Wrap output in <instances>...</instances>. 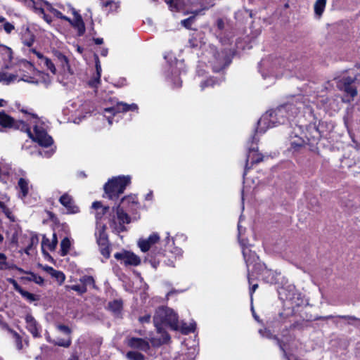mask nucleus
<instances>
[{"mask_svg": "<svg viewBox=\"0 0 360 360\" xmlns=\"http://www.w3.org/2000/svg\"><path fill=\"white\" fill-rule=\"evenodd\" d=\"M18 187L20 190L18 196L20 199H25L28 195L30 190L29 181L25 178H20L18 182Z\"/></svg>", "mask_w": 360, "mask_h": 360, "instance_id": "obj_21", "label": "nucleus"}, {"mask_svg": "<svg viewBox=\"0 0 360 360\" xmlns=\"http://www.w3.org/2000/svg\"><path fill=\"white\" fill-rule=\"evenodd\" d=\"M326 0H316L314 4V12L318 16H321L325 9Z\"/></svg>", "mask_w": 360, "mask_h": 360, "instance_id": "obj_31", "label": "nucleus"}, {"mask_svg": "<svg viewBox=\"0 0 360 360\" xmlns=\"http://www.w3.org/2000/svg\"><path fill=\"white\" fill-rule=\"evenodd\" d=\"M259 333L264 338H269V339L273 338V335L271 333V332L269 330H267L266 328L259 329Z\"/></svg>", "mask_w": 360, "mask_h": 360, "instance_id": "obj_55", "label": "nucleus"}, {"mask_svg": "<svg viewBox=\"0 0 360 360\" xmlns=\"http://www.w3.org/2000/svg\"><path fill=\"white\" fill-rule=\"evenodd\" d=\"M100 247V252L101 255L105 258L108 259L110 257V249H109V245H105V246H99Z\"/></svg>", "mask_w": 360, "mask_h": 360, "instance_id": "obj_48", "label": "nucleus"}, {"mask_svg": "<svg viewBox=\"0 0 360 360\" xmlns=\"http://www.w3.org/2000/svg\"><path fill=\"white\" fill-rule=\"evenodd\" d=\"M3 27L7 34L11 33V32L15 29L14 25L9 22H5Z\"/></svg>", "mask_w": 360, "mask_h": 360, "instance_id": "obj_53", "label": "nucleus"}, {"mask_svg": "<svg viewBox=\"0 0 360 360\" xmlns=\"http://www.w3.org/2000/svg\"><path fill=\"white\" fill-rule=\"evenodd\" d=\"M13 335L15 338L17 347L18 349H21L22 347V340L20 336L15 332L13 333Z\"/></svg>", "mask_w": 360, "mask_h": 360, "instance_id": "obj_57", "label": "nucleus"}, {"mask_svg": "<svg viewBox=\"0 0 360 360\" xmlns=\"http://www.w3.org/2000/svg\"><path fill=\"white\" fill-rule=\"evenodd\" d=\"M127 345L131 348L147 351L150 348L149 343L144 339L139 338H131L127 340Z\"/></svg>", "mask_w": 360, "mask_h": 360, "instance_id": "obj_16", "label": "nucleus"}, {"mask_svg": "<svg viewBox=\"0 0 360 360\" xmlns=\"http://www.w3.org/2000/svg\"><path fill=\"white\" fill-rule=\"evenodd\" d=\"M19 293L24 297L25 298L26 300H27L28 301L30 302H34L35 300H37V297H36V295L32 294V293H30L23 289H22Z\"/></svg>", "mask_w": 360, "mask_h": 360, "instance_id": "obj_38", "label": "nucleus"}, {"mask_svg": "<svg viewBox=\"0 0 360 360\" xmlns=\"http://www.w3.org/2000/svg\"><path fill=\"white\" fill-rule=\"evenodd\" d=\"M169 7L172 11H180L185 6V2L184 0H167L166 1Z\"/></svg>", "mask_w": 360, "mask_h": 360, "instance_id": "obj_27", "label": "nucleus"}, {"mask_svg": "<svg viewBox=\"0 0 360 360\" xmlns=\"http://www.w3.org/2000/svg\"><path fill=\"white\" fill-rule=\"evenodd\" d=\"M304 104L301 102L294 104H285L275 110V116L277 117L278 124H285L291 117H295L303 108Z\"/></svg>", "mask_w": 360, "mask_h": 360, "instance_id": "obj_8", "label": "nucleus"}, {"mask_svg": "<svg viewBox=\"0 0 360 360\" xmlns=\"http://www.w3.org/2000/svg\"><path fill=\"white\" fill-rule=\"evenodd\" d=\"M26 328L34 338L41 337V326L31 314H27L25 318Z\"/></svg>", "mask_w": 360, "mask_h": 360, "instance_id": "obj_12", "label": "nucleus"}, {"mask_svg": "<svg viewBox=\"0 0 360 360\" xmlns=\"http://www.w3.org/2000/svg\"><path fill=\"white\" fill-rule=\"evenodd\" d=\"M338 318L340 319H347L349 321L348 323L349 324H353L352 323V321H360V319H358L356 318V316H346V315H339L338 316Z\"/></svg>", "mask_w": 360, "mask_h": 360, "instance_id": "obj_51", "label": "nucleus"}, {"mask_svg": "<svg viewBox=\"0 0 360 360\" xmlns=\"http://www.w3.org/2000/svg\"><path fill=\"white\" fill-rule=\"evenodd\" d=\"M127 357L129 360H145V356L141 353L138 352H128L127 353Z\"/></svg>", "mask_w": 360, "mask_h": 360, "instance_id": "obj_35", "label": "nucleus"}, {"mask_svg": "<svg viewBox=\"0 0 360 360\" xmlns=\"http://www.w3.org/2000/svg\"><path fill=\"white\" fill-rule=\"evenodd\" d=\"M196 324L194 321L190 323L188 325L184 322H179V328L176 330H180L183 334H188L190 333L194 332L195 329Z\"/></svg>", "mask_w": 360, "mask_h": 360, "instance_id": "obj_26", "label": "nucleus"}, {"mask_svg": "<svg viewBox=\"0 0 360 360\" xmlns=\"http://www.w3.org/2000/svg\"><path fill=\"white\" fill-rule=\"evenodd\" d=\"M139 107L136 103L128 104L127 103L120 101L117 102L112 106L104 109L105 112L112 114L113 116L118 113H124L129 111L138 112Z\"/></svg>", "mask_w": 360, "mask_h": 360, "instance_id": "obj_9", "label": "nucleus"}, {"mask_svg": "<svg viewBox=\"0 0 360 360\" xmlns=\"http://www.w3.org/2000/svg\"><path fill=\"white\" fill-rule=\"evenodd\" d=\"M27 122L15 120L4 111L0 112V126L2 127L26 132L29 138L44 147L53 143V139L47 134L46 124L36 115H32Z\"/></svg>", "mask_w": 360, "mask_h": 360, "instance_id": "obj_1", "label": "nucleus"}, {"mask_svg": "<svg viewBox=\"0 0 360 360\" xmlns=\"http://www.w3.org/2000/svg\"><path fill=\"white\" fill-rule=\"evenodd\" d=\"M11 168L8 165L0 164V181L6 184L8 181V176L11 173Z\"/></svg>", "mask_w": 360, "mask_h": 360, "instance_id": "obj_24", "label": "nucleus"}, {"mask_svg": "<svg viewBox=\"0 0 360 360\" xmlns=\"http://www.w3.org/2000/svg\"><path fill=\"white\" fill-rule=\"evenodd\" d=\"M267 113H269L271 115V120H270L271 124H269L266 127V128H271V127H276L278 124V122H277V120H276L277 117L275 116V110H269V111H267Z\"/></svg>", "mask_w": 360, "mask_h": 360, "instance_id": "obj_43", "label": "nucleus"}, {"mask_svg": "<svg viewBox=\"0 0 360 360\" xmlns=\"http://www.w3.org/2000/svg\"><path fill=\"white\" fill-rule=\"evenodd\" d=\"M130 202H135L134 196L129 195L122 198L120 203L116 207H113L112 209V214H110L109 219L110 226L117 233L125 231L124 224L131 221L130 217L123 210V207L121 206V205L129 204Z\"/></svg>", "mask_w": 360, "mask_h": 360, "instance_id": "obj_3", "label": "nucleus"}, {"mask_svg": "<svg viewBox=\"0 0 360 360\" xmlns=\"http://www.w3.org/2000/svg\"><path fill=\"white\" fill-rule=\"evenodd\" d=\"M52 13L58 18H60V19H63V20H65L66 21H70V18L67 17V16H65L63 15V13L56 10V9H53L52 10Z\"/></svg>", "mask_w": 360, "mask_h": 360, "instance_id": "obj_54", "label": "nucleus"}, {"mask_svg": "<svg viewBox=\"0 0 360 360\" xmlns=\"http://www.w3.org/2000/svg\"><path fill=\"white\" fill-rule=\"evenodd\" d=\"M57 243H58V240H57L56 235V233H53V240H52L51 243H49V238L44 236L43 239H42V242H41V245H42V247L47 246V248H49V250H53L56 248Z\"/></svg>", "mask_w": 360, "mask_h": 360, "instance_id": "obj_29", "label": "nucleus"}, {"mask_svg": "<svg viewBox=\"0 0 360 360\" xmlns=\"http://www.w3.org/2000/svg\"><path fill=\"white\" fill-rule=\"evenodd\" d=\"M194 20V16L189 17L186 19L181 20V25L186 28H190Z\"/></svg>", "mask_w": 360, "mask_h": 360, "instance_id": "obj_50", "label": "nucleus"}, {"mask_svg": "<svg viewBox=\"0 0 360 360\" xmlns=\"http://www.w3.org/2000/svg\"><path fill=\"white\" fill-rule=\"evenodd\" d=\"M96 240H97V243H98V246H105V245H109L108 240V236H107L104 229H101L98 231V235L96 234Z\"/></svg>", "mask_w": 360, "mask_h": 360, "instance_id": "obj_28", "label": "nucleus"}, {"mask_svg": "<svg viewBox=\"0 0 360 360\" xmlns=\"http://www.w3.org/2000/svg\"><path fill=\"white\" fill-rule=\"evenodd\" d=\"M8 269H10V266L6 262V256L4 253H0V269L5 270Z\"/></svg>", "mask_w": 360, "mask_h": 360, "instance_id": "obj_44", "label": "nucleus"}, {"mask_svg": "<svg viewBox=\"0 0 360 360\" xmlns=\"http://www.w3.org/2000/svg\"><path fill=\"white\" fill-rule=\"evenodd\" d=\"M263 160V155L258 153L257 147L250 146L248 150V153L246 158V163L245 167V172L243 176L246 174L248 169L254 164L259 163Z\"/></svg>", "mask_w": 360, "mask_h": 360, "instance_id": "obj_11", "label": "nucleus"}, {"mask_svg": "<svg viewBox=\"0 0 360 360\" xmlns=\"http://www.w3.org/2000/svg\"><path fill=\"white\" fill-rule=\"evenodd\" d=\"M9 198L6 195H0V210L6 207L5 202L8 201Z\"/></svg>", "mask_w": 360, "mask_h": 360, "instance_id": "obj_60", "label": "nucleus"}, {"mask_svg": "<svg viewBox=\"0 0 360 360\" xmlns=\"http://www.w3.org/2000/svg\"><path fill=\"white\" fill-rule=\"evenodd\" d=\"M59 202L63 205L70 214H75L79 212V207L74 203L72 198L67 194H63L59 199Z\"/></svg>", "mask_w": 360, "mask_h": 360, "instance_id": "obj_15", "label": "nucleus"}, {"mask_svg": "<svg viewBox=\"0 0 360 360\" xmlns=\"http://www.w3.org/2000/svg\"><path fill=\"white\" fill-rule=\"evenodd\" d=\"M188 44L191 48H196L198 46V41L196 39H189Z\"/></svg>", "mask_w": 360, "mask_h": 360, "instance_id": "obj_62", "label": "nucleus"}, {"mask_svg": "<svg viewBox=\"0 0 360 360\" xmlns=\"http://www.w3.org/2000/svg\"><path fill=\"white\" fill-rule=\"evenodd\" d=\"M289 141L290 144V149L293 150L294 151H298L301 150L306 145L305 140L295 132H292L290 135Z\"/></svg>", "mask_w": 360, "mask_h": 360, "instance_id": "obj_17", "label": "nucleus"}, {"mask_svg": "<svg viewBox=\"0 0 360 360\" xmlns=\"http://www.w3.org/2000/svg\"><path fill=\"white\" fill-rule=\"evenodd\" d=\"M354 76L343 74L342 76L335 78L336 86L340 91H344L347 96L354 98L357 94V89L360 86V73L354 74Z\"/></svg>", "mask_w": 360, "mask_h": 360, "instance_id": "obj_5", "label": "nucleus"}, {"mask_svg": "<svg viewBox=\"0 0 360 360\" xmlns=\"http://www.w3.org/2000/svg\"><path fill=\"white\" fill-rule=\"evenodd\" d=\"M271 116V114L267 113V112H266L262 116V117L258 120V122H257L258 127L257 129V132L264 133L266 131V129H269V128H266V127L269 124H271L270 123Z\"/></svg>", "mask_w": 360, "mask_h": 360, "instance_id": "obj_22", "label": "nucleus"}, {"mask_svg": "<svg viewBox=\"0 0 360 360\" xmlns=\"http://www.w3.org/2000/svg\"><path fill=\"white\" fill-rule=\"evenodd\" d=\"M214 6V3L211 1L210 3L205 4L204 2H200V8L193 9L190 11V13L194 15L200 14L202 11L208 9L209 8Z\"/></svg>", "mask_w": 360, "mask_h": 360, "instance_id": "obj_33", "label": "nucleus"}, {"mask_svg": "<svg viewBox=\"0 0 360 360\" xmlns=\"http://www.w3.org/2000/svg\"><path fill=\"white\" fill-rule=\"evenodd\" d=\"M94 60H95V63H96L95 66H96V74L98 75V76L101 75L102 68H101L100 60H99L98 55H96V54L94 55Z\"/></svg>", "mask_w": 360, "mask_h": 360, "instance_id": "obj_49", "label": "nucleus"}, {"mask_svg": "<svg viewBox=\"0 0 360 360\" xmlns=\"http://www.w3.org/2000/svg\"><path fill=\"white\" fill-rule=\"evenodd\" d=\"M262 275L263 280L270 284H276L278 281V276L280 275L276 271L268 269L266 267L262 270Z\"/></svg>", "mask_w": 360, "mask_h": 360, "instance_id": "obj_20", "label": "nucleus"}, {"mask_svg": "<svg viewBox=\"0 0 360 360\" xmlns=\"http://www.w3.org/2000/svg\"><path fill=\"white\" fill-rule=\"evenodd\" d=\"M240 243L243 248L242 252L243 258L245 262L248 271H249L250 266L257 264V262L259 260V257L255 252L252 251L248 247L245 246L243 242L240 241Z\"/></svg>", "mask_w": 360, "mask_h": 360, "instance_id": "obj_14", "label": "nucleus"}, {"mask_svg": "<svg viewBox=\"0 0 360 360\" xmlns=\"http://www.w3.org/2000/svg\"><path fill=\"white\" fill-rule=\"evenodd\" d=\"M45 270L54 278H56V280L58 282V283L60 285H61L65 279V274L60 271H58V270H56L54 269L53 267L51 266H46L45 268Z\"/></svg>", "mask_w": 360, "mask_h": 360, "instance_id": "obj_23", "label": "nucleus"}, {"mask_svg": "<svg viewBox=\"0 0 360 360\" xmlns=\"http://www.w3.org/2000/svg\"><path fill=\"white\" fill-rule=\"evenodd\" d=\"M173 83V87L174 88H179L181 86V80L178 77V75H175L174 79H171Z\"/></svg>", "mask_w": 360, "mask_h": 360, "instance_id": "obj_58", "label": "nucleus"}, {"mask_svg": "<svg viewBox=\"0 0 360 360\" xmlns=\"http://www.w3.org/2000/svg\"><path fill=\"white\" fill-rule=\"evenodd\" d=\"M218 81L214 79L213 78H210L204 82H202L200 84L201 89L203 90L206 86H213L216 84H218Z\"/></svg>", "mask_w": 360, "mask_h": 360, "instance_id": "obj_45", "label": "nucleus"}, {"mask_svg": "<svg viewBox=\"0 0 360 360\" xmlns=\"http://www.w3.org/2000/svg\"><path fill=\"white\" fill-rule=\"evenodd\" d=\"M56 56H57L58 59L61 62L63 66L68 64V60L67 57L65 55L58 52L56 53Z\"/></svg>", "mask_w": 360, "mask_h": 360, "instance_id": "obj_56", "label": "nucleus"}, {"mask_svg": "<svg viewBox=\"0 0 360 360\" xmlns=\"http://www.w3.org/2000/svg\"><path fill=\"white\" fill-rule=\"evenodd\" d=\"M101 75L98 76L96 74L89 82V84L91 87H98V84L101 82Z\"/></svg>", "mask_w": 360, "mask_h": 360, "instance_id": "obj_46", "label": "nucleus"}, {"mask_svg": "<svg viewBox=\"0 0 360 360\" xmlns=\"http://www.w3.org/2000/svg\"><path fill=\"white\" fill-rule=\"evenodd\" d=\"M122 301L121 300H115L109 302L108 307L110 310L116 316H119L122 310Z\"/></svg>", "mask_w": 360, "mask_h": 360, "instance_id": "obj_25", "label": "nucleus"}, {"mask_svg": "<svg viewBox=\"0 0 360 360\" xmlns=\"http://www.w3.org/2000/svg\"><path fill=\"white\" fill-rule=\"evenodd\" d=\"M22 43L27 47H31L35 40L34 34L28 27H22L20 32Z\"/></svg>", "mask_w": 360, "mask_h": 360, "instance_id": "obj_18", "label": "nucleus"}, {"mask_svg": "<svg viewBox=\"0 0 360 360\" xmlns=\"http://www.w3.org/2000/svg\"><path fill=\"white\" fill-rule=\"evenodd\" d=\"M80 282L82 283V286H93L94 287V279L91 276H84L80 278Z\"/></svg>", "mask_w": 360, "mask_h": 360, "instance_id": "obj_37", "label": "nucleus"}, {"mask_svg": "<svg viewBox=\"0 0 360 360\" xmlns=\"http://www.w3.org/2000/svg\"><path fill=\"white\" fill-rule=\"evenodd\" d=\"M38 242V238L35 236H32L29 238V243L27 246L25 248L24 252L27 255H30V250L32 249V246L34 244H37Z\"/></svg>", "mask_w": 360, "mask_h": 360, "instance_id": "obj_42", "label": "nucleus"}, {"mask_svg": "<svg viewBox=\"0 0 360 360\" xmlns=\"http://www.w3.org/2000/svg\"><path fill=\"white\" fill-rule=\"evenodd\" d=\"M75 18L73 20L70 19V21H68L70 25L77 30V34L79 36H82L85 32V25L84 21L79 14L77 12H74Z\"/></svg>", "mask_w": 360, "mask_h": 360, "instance_id": "obj_19", "label": "nucleus"}, {"mask_svg": "<svg viewBox=\"0 0 360 360\" xmlns=\"http://www.w3.org/2000/svg\"><path fill=\"white\" fill-rule=\"evenodd\" d=\"M139 321L141 323H149V322H150V315L147 314V315H145V316H141V317H139Z\"/></svg>", "mask_w": 360, "mask_h": 360, "instance_id": "obj_61", "label": "nucleus"}, {"mask_svg": "<svg viewBox=\"0 0 360 360\" xmlns=\"http://www.w3.org/2000/svg\"><path fill=\"white\" fill-rule=\"evenodd\" d=\"M15 79V75L0 71V82H4L6 84H8Z\"/></svg>", "mask_w": 360, "mask_h": 360, "instance_id": "obj_32", "label": "nucleus"}, {"mask_svg": "<svg viewBox=\"0 0 360 360\" xmlns=\"http://www.w3.org/2000/svg\"><path fill=\"white\" fill-rule=\"evenodd\" d=\"M27 274H29L30 276L26 277L25 278L26 280H27L29 281H33L35 283L39 284V285H43L44 278L41 276H38L32 272H29V273H27Z\"/></svg>", "mask_w": 360, "mask_h": 360, "instance_id": "obj_34", "label": "nucleus"}, {"mask_svg": "<svg viewBox=\"0 0 360 360\" xmlns=\"http://www.w3.org/2000/svg\"><path fill=\"white\" fill-rule=\"evenodd\" d=\"M217 26L219 30H222L224 28V22L223 19L219 18L217 20Z\"/></svg>", "mask_w": 360, "mask_h": 360, "instance_id": "obj_63", "label": "nucleus"}, {"mask_svg": "<svg viewBox=\"0 0 360 360\" xmlns=\"http://www.w3.org/2000/svg\"><path fill=\"white\" fill-rule=\"evenodd\" d=\"M8 282L13 285L14 289L17 291V292H20L22 288L18 284V283L16 282V281L13 278H9L8 279Z\"/></svg>", "mask_w": 360, "mask_h": 360, "instance_id": "obj_59", "label": "nucleus"}, {"mask_svg": "<svg viewBox=\"0 0 360 360\" xmlns=\"http://www.w3.org/2000/svg\"><path fill=\"white\" fill-rule=\"evenodd\" d=\"M160 240L158 233H153L147 238H140L138 241V246L143 252H148L150 248Z\"/></svg>", "mask_w": 360, "mask_h": 360, "instance_id": "obj_13", "label": "nucleus"}, {"mask_svg": "<svg viewBox=\"0 0 360 360\" xmlns=\"http://www.w3.org/2000/svg\"><path fill=\"white\" fill-rule=\"evenodd\" d=\"M42 63H44V66H46V68L49 70L53 74L55 75L56 73V67L49 58H44V60Z\"/></svg>", "mask_w": 360, "mask_h": 360, "instance_id": "obj_41", "label": "nucleus"}, {"mask_svg": "<svg viewBox=\"0 0 360 360\" xmlns=\"http://www.w3.org/2000/svg\"><path fill=\"white\" fill-rule=\"evenodd\" d=\"M153 323L157 333L160 335L158 338L150 339L153 345H160L169 340L170 336L163 328L164 326H168L172 330H176L179 328L178 315L173 309L166 307H160L156 309L153 317Z\"/></svg>", "mask_w": 360, "mask_h": 360, "instance_id": "obj_2", "label": "nucleus"}, {"mask_svg": "<svg viewBox=\"0 0 360 360\" xmlns=\"http://www.w3.org/2000/svg\"><path fill=\"white\" fill-rule=\"evenodd\" d=\"M146 260L148 261L151 266L155 269H156L160 264V260L153 257V254L148 255Z\"/></svg>", "mask_w": 360, "mask_h": 360, "instance_id": "obj_47", "label": "nucleus"}, {"mask_svg": "<svg viewBox=\"0 0 360 360\" xmlns=\"http://www.w3.org/2000/svg\"><path fill=\"white\" fill-rule=\"evenodd\" d=\"M68 289L72 290L74 291L77 292L79 295H82L86 292V288L85 286L79 285H72L66 286Z\"/></svg>", "mask_w": 360, "mask_h": 360, "instance_id": "obj_40", "label": "nucleus"}, {"mask_svg": "<svg viewBox=\"0 0 360 360\" xmlns=\"http://www.w3.org/2000/svg\"><path fill=\"white\" fill-rule=\"evenodd\" d=\"M71 242L68 238H65L60 243V255L65 256L70 251Z\"/></svg>", "mask_w": 360, "mask_h": 360, "instance_id": "obj_30", "label": "nucleus"}, {"mask_svg": "<svg viewBox=\"0 0 360 360\" xmlns=\"http://www.w3.org/2000/svg\"><path fill=\"white\" fill-rule=\"evenodd\" d=\"M283 59L280 58H267L262 59L259 64V71L263 78L265 79L267 77L277 78L282 75Z\"/></svg>", "mask_w": 360, "mask_h": 360, "instance_id": "obj_6", "label": "nucleus"}, {"mask_svg": "<svg viewBox=\"0 0 360 360\" xmlns=\"http://www.w3.org/2000/svg\"><path fill=\"white\" fill-rule=\"evenodd\" d=\"M57 328L62 333H64L67 335H70L72 330L71 329L65 326V325H62V324H60V325H58L57 326Z\"/></svg>", "mask_w": 360, "mask_h": 360, "instance_id": "obj_52", "label": "nucleus"}, {"mask_svg": "<svg viewBox=\"0 0 360 360\" xmlns=\"http://www.w3.org/2000/svg\"><path fill=\"white\" fill-rule=\"evenodd\" d=\"M91 207L96 210H102V214H105L109 210L108 206H103L101 202L98 201L94 202Z\"/></svg>", "mask_w": 360, "mask_h": 360, "instance_id": "obj_39", "label": "nucleus"}, {"mask_svg": "<svg viewBox=\"0 0 360 360\" xmlns=\"http://www.w3.org/2000/svg\"><path fill=\"white\" fill-rule=\"evenodd\" d=\"M205 56L213 71L216 72L222 70L231 63L227 52L224 50L219 51L214 46H209L205 52Z\"/></svg>", "mask_w": 360, "mask_h": 360, "instance_id": "obj_4", "label": "nucleus"}, {"mask_svg": "<svg viewBox=\"0 0 360 360\" xmlns=\"http://www.w3.org/2000/svg\"><path fill=\"white\" fill-rule=\"evenodd\" d=\"M130 182L131 177L129 176H122L112 178L105 184V193L109 199H117L124 193L126 187L130 184Z\"/></svg>", "mask_w": 360, "mask_h": 360, "instance_id": "obj_7", "label": "nucleus"}, {"mask_svg": "<svg viewBox=\"0 0 360 360\" xmlns=\"http://www.w3.org/2000/svg\"><path fill=\"white\" fill-rule=\"evenodd\" d=\"M71 343H72V340H71L70 337H68V338L66 340L58 339V340H54V342H53V345H58L60 347H63L65 348L69 347L70 346Z\"/></svg>", "mask_w": 360, "mask_h": 360, "instance_id": "obj_36", "label": "nucleus"}, {"mask_svg": "<svg viewBox=\"0 0 360 360\" xmlns=\"http://www.w3.org/2000/svg\"><path fill=\"white\" fill-rule=\"evenodd\" d=\"M115 258L121 262L125 266H137L140 264L141 259L135 254L128 251L117 252L114 255Z\"/></svg>", "mask_w": 360, "mask_h": 360, "instance_id": "obj_10", "label": "nucleus"}, {"mask_svg": "<svg viewBox=\"0 0 360 360\" xmlns=\"http://www.w3.org/2000/svg\"><path fill=\"white\" fill-rule=\"evenodd\" d=\"M1 211L5 214V215H6L8 218H9V219H11V218L12 212H11V211L10 210V209H9V208H8L6 206V207H4L1 210Z\"/></svg>", "mask_w": 360, "mask_h": 360, "instance_id": "obj_64", "label": "nucleus"}]
</instances>
